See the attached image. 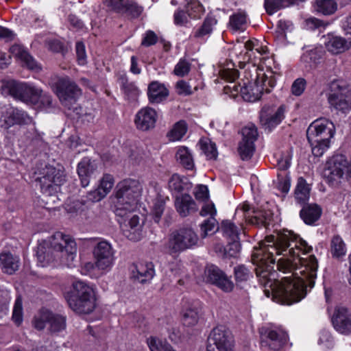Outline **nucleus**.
Listing matches in <instances>:
<instances>
[{"label":"nucleus","mask_w":351,"mask_h":351,"mask_svg":"<svg viewBox=\"0 0 351 351\" xmlns=\"http://www.w3.org/2000/svg\"><path fill=\"white\" fill-rule=\"evenodd\" d=\"M276 158L277 165L280 169L286 170L290 167L292 158L290 151L287 150L285 152L276 154Z\"/></svg>","instance_id":"obj_49"},{"label":"nucleus","mask_w":351,"mask_h":351,"mask_svg":"<svg viewBox=\"0 0 351 351\" xmlns=\"http://www.w3.org/2000/svg\"><path fill=\"white\" fill-rule=\"evenodd\" d=\"M193 194L198 201L205 202L209 198V191L206 185H197L194 189Z\"/></svg>","instance_id":"obj_56"},{"label":"nucleus","mask_w":351,"mask_h":351,"mask_svg":"<svg viewBox=\"0 0 351 351\" xmlns=\"http://www.w3.org/2000/svg\"><path fill=\"white\" fill-rule=\"evenodd\" d=\"M327 165L324 176L330 184H333L341 178H351V157L348 160L344 155H335Z\"/></svg>","instance_id":"obj_11"},{"label":"nucleus","mask_w":351,"mask_h":351,"mask_svg":"<svg viewBox=\"0 0 351 351\" xmlns=\"http://www.w3.org/2000/svg\"><path fill=\"white\" fill-rule=\"evenodd\" d=\"M143 11V8L139 5L134 0H128L126 3L125 10L123 14L134 19L138 17Z\"/></svg>","instance_id":"obj_45"},{"label":"nucleus","mask_w":351,"mask_h":351,"mask_svg":"<svg viewBox=\"0 0 351 351\" xmlns=\"http://www.w3.org/2000/svg\"><path fill=\"white\" fill-rule=\"evenodd\" d=\"M1 91L5 96H11L26 104H38L43 90L30 84L13 80L1 81Z\"/></svg>","instance_id":"obj_6"},{"label":"nucleus","mask_w":351,"mask_h":351,"mask_svg":"<svg viewBox=\"0 0 351 351\" xmlns=\"http://www.w3.org/2000/svg\"><path fill=\"white\" fill-rule=\"evenodd\" d=\"M175 207L182 217H186L196 212L198 207L192 197L189 194H182L176 197Z\"/></svg>","instance_id":"obj_24"},{"label":"nucleus","mask_w":351,"mask_h":351,"mask_svg":"<svg viewBox=\"0 0 351 351\" xmlns=\"http://www.w3.org/2000/svg\"><path fill=\"white\" fill-rule=\"evenodd\" d=\"M49 316L50 311H41L34 319L33 325L34 328L39 330H43L48 325Z\"/></svg>","instance_id":"obj_47"},{"label":"nucleus","mask_w":351,"mask_h":351,"mask_svg":"<svg viewBox=\"0 0 351 351\" xmlns=\"http://www.w3.org/2000/svg\"><path fill=\"white\" fill-rule=\"evenodd\" d=\"M73 291L66 298H96L95 291L93 286L83 281H76L73 284Z\"/></svg>","instance_id":"obj_30"},{"label":"nucleus","mask_w":351,"mask_h":351,"mask_svg":"<svg viewBox=\"0 0 351 351\" xmlns=\"http://www.w3.org/2000/svg\"><path fill=\"white\" fill-rule=\"evenodd\" d=\"M235 280L237 282L247 281L251 276L252 274L250 270L244 265H238L234 269Z\"/></svg>","instance_id":"obj_52"},{"label":"nucleus","mask_w":351,"mask_h":351,"mask_svg":"<svg viewBox=\"0 0 351 351\" xmlns=\"http://www.w3.org/2000/svg\"><path fill=\"white\" fill-rule=\"evenodd\" d=\"M70 308L79 314H89L96 306V298H66Z\"/></svg>","instance_id":"obj_23"},{"label":"nucleus","mask_w":351,"mask_h":351,"mask_svg":"<svg viewBox=\"0 0 351 351\" xmlns=\"http://www.w3.org/2000/svg\"><path fill=\"white\" fill-rule=\"evenodd\" d=\"M217 21L213 16H207L202 25L194 32V37L200 40H206L212 34Z\"/></svg>","instance_id":"obj_31"},{"label":"nucleus","mask_w":351,"mask_h":351,"mask_svg":"<svg viewBox=\"0 0 351 351\" xmlns=\"http://www.w3.org/2000/svg\"><path fill=\"white\" fill-rule=\"evenodd\" d=\"M10 52L13 56L20 60L23 62V66H27L28 69L32 70L40 69L36 62L22 46L14 45L10 48Z\"/></svg>","instance_id":"obj_28"},{"label":"nucleus","mask_w":351,"mask_h":351,"mask_svg":"<svg viewBox=\"0 0 351 351\" xmlns=\"http://www.w3.org/2000/svg\"><path fill=\"white\" fill-rule=\"evenodd\" d=\"M66 326V317L50 312L47 330L51 334L59 333L65 330Z\"/></svg>","instance_id":"obj_36"},{"label":"nucleus","mask_w":351,"mask_h":351,"mask_svg":"<svg viewBox=\"0 0 351 351\" xmlns=\"http://www.w3.org/2000/svg\"><path fill=\"white\" fill-rule=\"evenodd\" d=\"M2 119L7 127L14 125L28 124L32 122V118L23 110L9 106L3 112Z\"/></svg>","instance_id":"obj_20"},{"label":"nucleus","mask_w":351,"mask_h":351,"mask_svg":"<svg viewBox=\"0 0 351 351\" xmlns=\"http://www.w3.org/2000/svg\"><path fill=\"white\" fill-rule=\"evenodd\" d=\"M204 275L208 282L215 285L224 292H231L234 289V285L230 277L215 265L208 266L204 271Z\"/></svg>","instance_id":"obj_15"},{"label":"nucleus","mask_w":351,"mask_h":351,"mask_svg":"<svg viewBox=\"0 0 351 351\" xmlns=\"http://www.w3.org/2000/svg\"><path fill=\"white\" fill-rule=\"evenodd\" d=\"M322 214V209L316 204L304 206L300 215L305 223L311 225L317 221Z\"/></svg>","instance_id":"obj_32"},{"label":"nucleus","mask_w":351,"mask_h":351,"mask_svg":"<svg viewBox=\"0 0 351 351\" xmlns=\"http://www.w3.org/2000/svg\"><path fill=\"white\" fill-rule=\"evenodd\" d=\"M187 12L191 18H198L204 12L203 5L197 1L191 2L187 7Z\"/></svg>","instance_id":"obj_57"},{"label":"nucleus","mask_w":351,"mask_h":351,"mask_svg":"<svg viewBox=\"0 0 351 351\" xmlns=\"http://www.w3.org/2000/svg\"><path fill=\"white\" fill-rule=\"evenodd\" d=\"M128 0H106L107 6L117 13L123 14Z\"/></svg>","instance_id":"obj_61"},{"label":"nucleus","mask_w":351,"mask_h":351,"mask_svg":"<svg viewBox=\"0 0 351 351\" xmlns=\"http://www.w3.org/2000/svg\"><path fill=\"white\" fill-rule=\"evenodd\" d=\"M114 253L110 243L106 240L98 241L93 250L96 268L103 273L108 272L114 264Z\"/></svg>","instance_id":"obj_12"},{"label":"nucleus","mask_w":351,"mask_h":351,"mask_svg":"<svg viewBox=\"0 0 351 351\" xmlns=\"http://www.w3.org/2000/svg\"><path fill=\"white\" fill-rule=\"evenodd\" d=\"M77 245L68 234L57 232L49 239V243L43 242L37 247L36 257L38 265L47 267L59 263L71 267L76 256Z\"/></svg>","instance_id":"obj_3"},{"label":"nucleus","mask_w":351,"mask_h":351,"mask_svg":"<svg viewBox=\"0 0 351 351\" xmlns=\"http://www.w3.org/2000/svg\"><path fill=\"white\" fill-rule=\"evenodd\" d=\"M285 108L280 106L277 108L271 106H264L260 113V121L262 125L271 131L284 119Z\"/></svg>","instance_id":"obj_16"},{"label":"nucleus","mask_w":351,"mask_h":351,"mask_svg":"<svg viewBox=\"0 0 351 351\" xmlns=\"http://www.w3.org/2000/svg\"><path fill=\"white\" fill-rule=\"evenodd\" d=\"M311 250L290 231L269 236L254 247L252 261L258 265L256 275L266 297L287 305L305 297L306 288L314 286L318 268L315 256L307 254Z\"/></svg>","instance_id":"obj_1"},{"label":"nucleus","mask_w":351,"mask_h":351,"mask_svg":"<svg viewBox=\"0 0 351 351\" xmlns=\"http://www.w3.org/2000/svg\"><path fill=\"white\" fill-rule=\"evenodd\" d=\"M157 118V112L154 108L144 107L136 114L134 124L138 130L147 131L155 127Z\"/></svg>","instance_id":"obj_18"},{"label":"nucleus","mask_w":351,"mask_h":351,"mask_svg":"<svg viewBox=\"0 0 351 351\" xmlns=\"http://www.w3.org/2000/svg\"><path fill=\"white\" fill-rule=\"evenodd\" d=\"M49 84L62 105L68 109L76 104L82 93L77 84L68 76H53Z\"/></svg>","instance_id":"obj_7"},{"label":"nucleus","mask_w":351,"mask_h":351,"mask_svg":"<svg viewBox=\"0 0 351 351\" xmlns=\"http://www.w3.org/2000/svg\"><path fill=\"white\" fill-rule=\"evenodd\" d=\"M201 149L208 159H215L217 156L216 145L209 139L201 141Z\"/></svg>","instance_id":"obj_46"},{"label":"nucleus","mask_w":351,"mask_h":351,"mask_svg":"<svg viewBox=\"0 0 351 351\" xmlns=\"http://www.w3.org/2000/svg\"><path fill=\"white\" fill-rule=\"evenodd\" d=\"M330 252L333 258L344 256L347 252L346 245L339 235H334L330 241Z\"/></svg>","instance_id":"obj_38"},{"label":"nucleus","mask_w":351,"mask_h":351,"mask_svg":"<svg viewBox=\"0 0 351 351\" xmlns=\"http://www.w3.org/2000/svg\"><path fill=\"white\" fill-rule=\"evenodd\" d=\"M191 70V64L185 59H180L176 64L173 73L179 77L186 75Z\"/></svg>","instance_id":"obj_53"},{"label":"nucleus","mask_w":351,"mask_h":351,"mask_svg":"<svg viewBox=\"0 0 351 351\" xmlns=\"http://www.w3.org/2000/svg\"><path fill=\"white\" fill-rule=\"evenodd\" d=\"M130 270L132 278L141 283L149 282L155 275L154 265L149 261L136 262L132 264Z\"/></svg>","instance_id":"obj_19"},{"label":"nucleus","mask_w":351,"mask_h":351,"mask_svg":"<svg viewBox=\"0 0 351 351\" xmlns=\"http://www.w3.org/2000/svg\"><path fill=\"white\" fill-rule=\"evenodd\" d=\"M335 134V125L329 119L320 118L310 124L306 130V136L315 156H322L330 147V139Z\"/></svg>","instance_id":"obj_5"},{"label":"nucleus","mask_w":351,"mask_h":351,"mask_svg":"<svg viewBox=\"0 0 351 351\" xmlns=\"http://www.w3.org/2000/svg\"><path fill=\"white\" fill-rule=\"evenodd\" d=\"M271 218L272 213L270 210H261L255 212V215L254 216V221L252 222L257 223L258 225L267 226L269 224Z\"/></svg>","instance_id":"obj_48"},{"label":"nucleus","mask_w":351,"mask_h":351,"mask_svg":"<svg viewBox=\"0 0 351 351\" xmlns=\"http://www.w3.org/2000/svg\"><path fill=\"white\" fill-rule=\"evenodd\" d=\"M328 101L330 107L343 113L351 110V94L348 84L341 80H333L330 86Z\"/></svg>","instance_id":"obj_8"},{"label":"nucleus","mask_w":351,"mask_h":351,"mask_svg":"<svg viewBox=\"0 0 351 351\" xmlns=\"http://www.w3.org/2000/svg\"><path fill=\"white\" fill-rule=\"evenodd\" d=\"M143 187L137 180L125 179L117 186L115 214L124 217L134 211L141 195Z\"/></svg>","instance_id":"obj_4"},{"label":"nucleus","mask_w":351,"mask_h":351,"mask_svg":"<svg viewBox=\"0 0 351 351\" xmlns=\"http://www.w3.org/2000/svg\"><path fill=\"white\" fill-rule=\"evenodd\" d=\"M263 347L272 351H280L288 343V334L281 328L274 326H263L259 330Z\"/></svg>","instance_id":"obj_10"},{"label":"nucleus","mask_w":351,"mask_h":351,"mask_svg":"<svg viewBox=\"0 0 351 351\" xmlns=\"http://www.w3.org/2000/svg\"><path fill=\"white\" fill-rule=\"evenodd\" d=\"M242 141L254 143L258 138V131L255 125L247 124L241 130Z\"/></svg>","instance_id":"obj_44"},{"label":"nucleus","mask_w":351,"mask_h":351,"mask_svg":"<svg viewBox=\"0 0 351 351\" xmlns=\"http://www.w3.org/2000/svg\"><path fill=\"white\" fill-rule=\"evenodd\" d=\"M255 150L254 143L241 141L238 147V152L242 160H249L253 156Z\"/></svg>","instance_id":"obj_43"},{"label":"nucleus","mask_w":351,"mask_h":351,"mask_svg":"<svg viewBox=\"0 0 351 351\" xmlns=\"http://www.w3.org/2000/svg\"><path fill=\"white\" fill-rule=\"evenodd\" d=\"M276 84L274 73L267 69L264 71L254 64L248 65L244 71L243 85L230 82L224 86L226 94L235 97L241 93L244 100L254 102L259 100L264 93H269Z\"/></svg>","instance_id":"obj_2"},{"label":"nucleus","mask_w":351,"mask_h":351,"mask_svg":"<svg viewBox=\"0 0 351 351\" xmlns=\"http://www.w3.org/2000/svg\"><path fill=\"white\" fill-rule=\"evenodd\" d=\"M233 339L230 330L224 326L213 329L208 338L207 351H232Z\"/></svg>","instance_id":"obj_13"},{"label":"nucleus","mask_w":351,"mask_h":351,"mask_svg":"<svg viewBox=\"0 0 351 351\" xmlns=\"http://www.w3.org/2000/svg\"><path fill=\"white\" fill-rule=\"evenodd\" d=\"M114 185V178L110 174H105L99 181L98 189L104 194L106 196L109 193Z\"/></svg>","instance_id":"obj_54"},{"label":"nucleus","mask_w":351,"mask_h":351,"mask_svg":"<svg viewBox=\"0 0 351 351\" xmlns=\"http://www.w3.org/2000/svg\"><path fill=\"white\" fill-rule=\"evenodd\" d=\"M176 92L180 95H189L193 94L195 91L197 90V86L192 87V86L184 80H180L176 85Z\"/></svg>","instance_id":"obj_50"},{"label":"nucleus","mask_w":351,"mask_h":351,"mask_svg":"<svg viewBox=\"0 0 351 351\" xmlns=\"http://www.w3.org/2000/svg\"><path fill=\"white\" fill-rule=\"evenodd\" d=\"M201 303L199 301L186 302L182 310V322L186 326H193L199 321L201 313Z\"/></svg>","instance_id":"obj_22"},{"label":"nucleus","mask_w":351,"mask_h":351,"mask_svg":"<svg viewBox=\"0 0 351 351\" xmlns=\"http://www.w3.org/2000/svg\"><path fill=\"white\" fill-rule=\"evenodd\" d=\"M318 343L324 348H331L333 346V339L331 334L326 330L320 332Z\"/></svg>","instance_id":"obj_64"},{"label":"nucleus","mask_w":351,"mask_h":351,"mask_svg":"<svg viewBox=\"0 0 351 351\" xmlns=\"http://www.w3.org/2000/svg\"><path fill=\"white\" fill-rule=\"evenodd\" d=\"M149 351H176L165 339L156 336H149L146 339Z\"/></svg>","instance_id":"obj_37"},{"label":"nucleus","mask_w":351,"mask_h":351,"mask_svg":"<svg viewBox=\"0 0 351 351\" xmlns=\"http://www.w3.org/2000/svg\"><path fill=\"white\" fill-rule=\"evenodd\" d=\"M322 48L321 47H308L301 56V61L311 66L316 64L322 56Z\"/></svg>","instance_id":"obj_33"},{"label":"nucleus","mask_w":351,"mask_h":351,"mask_svg":"<svg viewBox=\"0 0 351 351\" xmlns=\"http://www.w3.org/2000/svg\"><path fill=\"white\" fill-rule=\"evenodd\" d=\"M128 0H106L107 6L117 13L123 14Z\"/></svg>","instance_id":"obj_60"},{"label":"nucleus","mask_w":351,"mask_h":351,"mask_svg":"<svg viewBox=\"0 0 351 351\" xmlns=\"http://www.w3.org/2000/svg\"><path fill=\"white\" fill-rule=\"evenodd\" d=\"M187 125L184 121L177 122L168 133V137L171 141H180L186 133Z\"/></svg>","instance_id":"obj_41"},{"label":"nucleus","mask_w":351,"mask_h":351,"mask_svg":"<svg viewBox=\"0 0 351 351\" xmlns=\"http://www.w3.org/2000/svg\"><path fill=\"white\" fill-rule=\"evenodd\" d=\"M324 45L332 54L342 53L351 48V40L331 34L325 36Z\"/></svg>","instance_id":"obj_21"},{"label":"nucleus","mask_w":351,"mask_h":351,"mask_svg":"<svg viewBox=\"0 0 351 351\" xmlns=\"http://www.w3.org/2000/svg\"><path fill=\"white\" fill-rule=\"evenodd\" d=\"M147 95L150 103L158 104L167 97L169 90L164 84L154 81L148 86Z\"/></svg>","instance_id":"obj_27"},{"label":"nucleus","mask_w":351,"mask_h":351,"mask_svg":"<svg viewBox=\"0 0 351 351\" xmlns=\"http://www.w3.org/2000/svg\"><path fill=\"white\" fill-rule=\"evenodd\" d=\"M220 76L228 82H234L239 77V71L235 69H223L220 71Z\"/></svg>","instance_id":"obj_62"},{"label":"nucleus","mask_w":351,"mask_h":351,"mask_svg":"<svg viewBox=\"0 0 351 351\" xmlns=\"http://www.w3.org/2000/svg\"><path fill=\"white\" fill-rule=\"evenodd\" d=\"M165 209V202L161 199H156L152 210L155 222L158 223Z\"/></svg>","instance_id":"obj_59"},{"label":"nucleus","mask_w":351,"mask_h":351,"mask_svg":"<svg viewBox=\"0 0 351 351\" xmlns=\"http://www.w3.org/2000/svg\"><path fill=\"white\" fill-rule=\"evenodd\" d=\"M184 182L182 179L178 174H174L171 176L169 181V187L171 191L176 192H180L184 190Z\"/></svg>","instance_id":"obj_63"},{"label":"nucleus","mask_w":351,"mask_h":351,"mask_svg":"<svg viewBox=\"0 0 351 351\" xmlns=\"http://www.w3.org/2000/svg\"><path fill=\"white\" fill-rule=\"evenodd\" d=\"M316 10L324 15H331L337 10V3L335 0H316Z\"/></svg>","instance_id":"obj_40"},{"label":"nucleus","mask_w":351,"mask_h":351,"mask_svg":"<svg viewBox=\"0 0 351 351\" xmlns=\"http://www.w3.org/2000/svg\"><path fill=\"white\" fill-rule=\"evenodd\" d=\"M334 328L339 333L344 335L351 334V313L343 306H338L335 308L332 319Z\"/></svg>","instance_id":"obj_17"},{"label":"nucleus","mask_w":351,"mask_h":351,"mask_svg":"<svg viewBox=\"0 0 351 351\" xmlns=\"http://www.w3.org/2000/svg\"><path fill=\"white\" fill-rule=\"evenodd\" d=\"M198 237L191 228H181L171 234L167 247L171 252H180L196 245Z\"/></svg>","instance_id":"obj_14"},{"label":"nucleus","mask_w":351,"mask_h":351,"mask_svg":"<svg viewBox=\"0 0 351 351\" xmlns=\"http://www.w3.org/2000/svg\"><path fill=\"white\" fill-rule=\"evenodd\" d=\"M311 186L302 177L298 179L297 184L294 191V197L296 202L300 205L306 204L311 193Z\"/></svg>","instance_id":"obj_29"},{"label":"nucleus","mask_w":351,"mask_h":351,"mask_svg":"<svg viewBox=\"0 0 351 351\" xmlns=\"http://www.w3.org/2000/svg\"><path fill=\"white\" fill-rule=\"evenodd\" d=\"M218 229L217 222L215 217H209L201 225L202 236L206 237L211 234Z\"/></svg>","instance_id":"obj_51"},{"label":"nucleus","mask_w":351,"mask_h":351,"mask_svg":"<svg viewBox=\"0 0 351 351\" xmlns=\"http://www.w3.org/2000/svg\"><path fill=\"white\" fill-rule=\"evenodd\" d=\"M96 169V164L89 158H84L78 163L77 171L82 186L86 187L89 184L90 178Z\"/></svg>","instance_id":"obj_26"},{"label":"nucleus","mask_w":351,"mask_h":351,"mask_svg":"<svg viewBox=\"0 0 351 351\" xmlns=\"http://www.w3.org/2000/svg\"><path fill=\"white\" fill-rule=\"evenodd\" d=\"M20 258L8 251L0 253V268L3 273L8 274H14L19 268Z\"/></svg>","instance_id":"obj_25"},{"label":"nucleus","mask_w":351,"mask_h":351,"mask_svg":"<svg viewBox=\"0 0 351 351\" xmlns=\"http://www.w3.org/2000/svg\"><path fill=\"white\" fill-rule=\"evenodd\" d=\"M176 157L177 160L186 169L189 170L193 169V159L191 153L186 147H178Z\"/></svg>","instance_id":"obj_39"},{"label":"nucleus","mask_w":351,"mask_h":351,"mask_svg":"<svg viewBox=\"0 0 351 351\" xmlns=\"http://www.w3.org/2000/svg\"><path fill=\"white\" fill-rule=\"evenodd\" d=\"M221 229L223 236L229 241L239 240V230L230 221H222Z\"/></svg>","instance_id":"obj_42"},{"label":"nucleus","mask_w":351,"mask_h":351,"mask_svg":"<svg viewBox=\"0 0 351 351\" xmlns=\"http://www.w3.org/2000/svg\"><path fill=\"white\" fill-rule=\"evenodd\" d=\"M38 176L36 180L39 182L42 193L46 196L51 197V201L56 202V196H53V193L57 192L59 186L62 183L64 178L59 171L52 166H45L39 173H36Z\"/></svg>","instance_id":"obj_9"},{"label":"nucleus","mask_w":351,"mask_h":351,"mask_svg":"<svg viewBox=\"0 0 351 351\" xmlns=\"http://www.w3.org/2000/svg\"><path fill=\"white\" fill-rule=\"evenodd\" d=\"M12 319L17 325H20L23 321V305L22 300L20 297L17 298L15 300Z\"/></svg>","instance_id":"obj_55"},{"label":"nucleus","mask_w":351,"mask_h":351,"mask_svg":"<svg viewBox=\"0 0 351 351\" xmlns=\"http://www.w3.org/2000/svg\"><path fill=\"white\" fill-rule=\"evenodd\" d=\"M247 23V15L245 11L239 10L230 16L229 27L233 31L243 32L245 29Z\"/></svg>","instance_id":"obj_35"},{"label":"nucleus","mask_w":351,"mask_h":351,"mask_svg":"<svg viewBox=\"0 0 351 351\" xmlns=\"http://www.w3.org/2000/svg\"><path fill=\"white\" fill-rule=\"evenodd\" d=\"M142 226L140 223V219L137 215H133L128 221V226H125L123 231L126 237L130 240H139L141 236Z\"/></svg>","instance_id":"obj_34"},{"label":"nucleus","mask_w":351,"mask_h":351,"mask_svg":"<svg viewBox=\"0 0 351 351\" xmlns=\"http://www.w3.org/2000/svg\"><path fill=\"white\" fill-rule=\"evenodd\" d=\"M125 95L130 99H135L140 94V90L134 83L126 82L123 84Z\"/></svg>","instance_id":"obj_58"}]
</instances>
